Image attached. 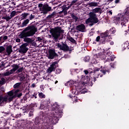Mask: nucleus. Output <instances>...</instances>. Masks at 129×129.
<instances>
[{
	"label": "nucleus",
	"instance_id": "obj_28",
	"mask_svg": "<svg viewBox=\"0 0 129 129\" xmlns=\"http://www.w3.org/2000/svg\"><path fill=\"white\" fill-rule=\"evenodd\" d=\"M18 69H19V66L15 65L14 66H13V69H11L10 71H11L12 73H14V72H16V71H17Z\"/></svg>",
	"mask_w": 129,
	"mask_h": 129
},
{
	"label": "nucleus",
	"instance_id": "obj_30",
	"mask_svg": "<svg viewBox=\"0 0 129 129\" xmlns=\"http://www.w3.org/2000/svg\"><path fill=\"white\" fill-rule=\"evenodd\" d=\"M6 122H7V121L4 117H2L0 118V124L2 123H4V124H6Z\"/></svg>",
	"mask_w": 129,
	"mask_h": 129
},
{
	"label": "nucleus",
	"instance_id": "obj_32",
	"mask_svg": "<svg viewBox=\"0 0 129 129\" xmlns=\"http://www.w3.org/2000/svg\"><path fill=\"white\" fill-rule=\"evenodd\" d=\"M85 62H89L90 60V57L89 56H85L84 58Z\"/></svg>",
	"mask_w": 129,
	"mask_h": 129
},
{
	"label": "nucleus",
	"instance_id": "obj_40",
	"mask_svg": "<svg viewBox=\"0 0 129 129\" xmlns=\"http://www.w3.org/2000/svg\"><path fill=\"white\" fill-rule=\"evenodd\" d=\"M16 11H12L11 13V15H10V17H11V18H14V16H16Z\"/></svg>",
	"mask_w": 129,
	"mask_h": 129
},
{
	"label": "nucleus",
	"instance_id": "obj_3",
	"mask_svg": "<svg viewBox=\"0 0 129 129\" xmlns=\"http://www.w3.org/2000/svg\"><path fill=\"white\" fill-rule=\"evenodd\" d=\"M41 119H39V117H36L35 118L34 124H31L28 125L25 129H40L38 128V126H40L41 124ZM41 129H50V126L48 123H46L45 124H43L41 126Z\"/></svg>",
	"mask_w": 129,
	"mask_h": 129
},
{
	"label": "nucleus",
	"instance_id": "obj_50",
	"mask_svg": "<svg viewBox=\"0 0 129 129\" xmlns=\"http://www.w3.org/2000/svg\"><path fill=\"white\" fill-rule=\"evenodd\" d=\"M114 59H115V57H114V55H111L110 56V60H111V61H114Z\"/></svg>",
	"mask_w": 129,
	"mask_h": 129
},
{
	"label": "nucleus",
	"instance_id": "obj_11",
	"mask_svg": "<svg viewBox=\"0 0 129 129\" xmlns=\"http://www.w3.org/2000/svg\"><path fill=\"white\" fill-rule=\"evenodd\" d=\"M48 59H55L57 57H59V55L56 53L55 49H50L48 50V54L47 55Z\"/></svg>",
	"mask_w": 129,
	"mask_h": 129
},
{
	"label": "nucleus",
	"instance_id": "obj_26",
	"mask_svg": "<svg viewBox=\"0 0 129 129\" xmlns=\"http://www.w3.org/2000/svg\"><path fill=\"white\" fill-rule=\"evenodd\" d=\"M11 74H13V72H12V71L7 72L6 73H4V74H2L1 76L3 77H5L6 76H10V75H11Z\"/></svg>",
	"mask_w": 129,
	"mask_h": 129
},
{
	"label": "nucleus",
	"instance_id": "obj_51",
	"mask_svg": "<svg viewBox=\"0 0 129 129\" xmlns=\"http://www.w3.org/2000/svg\"><path fill=\"white\" fill-rule=\"evenodd\" d=\"M37 41H38V42H42V41H43V39H42L41 37H38L37 38Z\"/></svg>",
	"mask_w": 129,
	"mask_h": 129
},
{
	"label": "nucleus",
	"instance_id": "obj_17",
	"mask_svg": "<svg viewBox=\"0 0 129 129\" xmlns=\"http://www.w3.org/2000/svg\"><path fill=\"white\" fill-rule=\"evenodd\" d=\"M51 106L52 110L53 111H56V110H60V105L58 104V103L55 102V103L53 104V105H50V107Z\"/></svg>",
	"mask_w": 129,
	"mask_h": 129
},
{
	"label": "nucleus",
	"instance_id": "obj_14",
	"mask_svg": "<svg viewBox=\"0 0 129 129\" xmlns=\"http://www.w3.org/2000/svg\"><path fill=\"white\" fill-rule=\"evenodd\" d=\"M27 46H29V43H23L22 45L20 46V49L19 50L20 53H22L23 54H26L29 48L27 47Z\"/></svg>",
	"mask_w": 129,
	"mask_h": 129
},
{
	"label": "nucleus",
	"instance_id": "obj_20",
	"mask_svg": "<svg viewBox=\"0 0 129 129\" xmlns=\"http://www.w3.org/2000/svg\"><path fill=\"white\" fill-rule=\"evenodd\" d=\"M95 81H96V78L95 77L89 78V81L88 82V85L89 86H92L94 82H95Z\"/></svg>",
	"mask_w": 129,
	"mask_h": 129
},
{
	"label": "nucleus",
	"instance_id": "obj_2",
	"mask_svg": "<svg viewBox=\"0 0 129 129\" xmlns=\"http://www.w3.org/2000/svg\"><path fill=\"white\" fill-rule=\"evenodd\" d=\"M101 11V8H96L93 9L92 12L89 13V18L86 21V24L88 25L90 23H94V24H97L99 22L98 18H97V15L96 14L99 13Z\"/></svg>",
	"mask_w": 129,
	"mask_h": 129
},
{
	"label": "nucleus",
	"instance_id": "obj_33",
	"mask_svg": "<svg viewBox=\"0 0 129 129\" xmlns=\"http://www.w3.org/2000/svg\"><path fill=\"white\" fill-rule=\"evenodd\" d=\"M54 69H55V68L50 66V67L48 69V73H51L53 71H54Z\"/></svg>",
	"mask_w": 129,
	"mask_h": 129
},
{
	"label": "nucleus",
	"instance_id": "obj_4",
	"mask_svg": "<svg viewBox=\"0 0 129 129\" xmlns=\"http://www.w3.org/2000/svg\"><path fill=\"white\" fill-rule=\"evenodd\" d=\"M111 39V36L109 35L107 31H106L105 32L101 33L100 36L96 37V42H100L101 44H104L105 43L110 41Z\"/></svg>",
	"mask_w": 129,
	"mask_h": 129
},
{
	"label": "nucleus",
	"instance_id": "obj_56",
	"mask_svg": "<svg viewBox=\"0 0 129 129\" xmlns=\"http://www.w3.org/2000/svg\"><path fill=\"white\" fill-rule=\"evenodd\" d=\"M4 43V41H3V36L0 37V44H2Z\"/></svg>",
	"mask_w": 129,
	"mask_h": 129
},
{
	"label": "nucleus",
	"instance_id": "obj_60",
	"mask_svg": "<svg viewBox=\"0 0 129 129\" xmlns=\"http://www.w3.org/2000/svg\"><path fill=\"white\" fill-rule=\"evenodd\" d=\"M2 67H5V63H2V64H1L0 68H2Z\"/></svg>",
	"mask_w": 129,
	"mask_h": 129
},
{
	"label": "nucleus",
	"instance_id": "obj_62",
	"mask_svg": "<svg viewBox=\"0 0 129 129\" xmlns=\"http://www.w3.org/2000/svg\"><path fill=\"white\" fill-rule=\"evenodd\" d=\"M11 5H12V6H14V7H15V6H16V3L14 2H11Z\"/></svg>",
	"mask_w": 129,
	"mask_h": 129
},
{
	"label": "nucleus",
	"instance_id": "obj_52",
	"mask_svg": "<svg viewBox=\"0 0 129 129\" xmlns=\"http://www.w3.org/2000/svg\"><path fill=\"white\" fill-rule=\"evenodd\" d=\"M1 82L4 83V84H5V83H6V80L5 79V78H1Z\"/></svg>",
	"mask_w": 129,
	"mask_h": 129
},
{
	"label": "nucleus",
	"instance_id": "obj_1",
	"mask_svg": "<svg viewBox=\"0 0 129 129\" xmlns=\"http://www.w3.org/2000/svg\"><path fill=\"white\" fill-rule=\"evenodd\" d=\"M36 32L37 28L35 25L28 26L20 32L18 37L20 39H23L27 44H32L34 40L29 37H33Z\"/></svg>",
	"mask_w": 129,
	"mask_h": 129
},
{
	"label": "nucleus",
	"instance_id": "obj_25",
	"mask_svg": "<svg viewBox=\"0 0 129 129\" xmlns=\"http://www.w3.org/2000/svg\"><path fill=\"white\" fill-rule=\"evenodd\" d=\"M78 2V0H70V5H69L70 7H72V6H74L76 5V3Z\"/></svg>",
	"mask_w": 129,
	"mask_h": 129
},
{
	"label": "nucleus",
	"instance_id": "obj_6",
	"mask_svg": "<svg viewBox=\"0 0 129 129\" xmlns=\"http://www.w3.org/2000/svg\"><path fill=\"white\" fill-rule=\"evenodd\" d=\"M99 71L100 73H98ZM93 72L95 74L96 73H98L97 74V76H100V77H102L103 75H105L106 74V72H107V73H109L110 71L108 69L105 67H102V66H101L100 68H94L93 69Z\"/></svg>",
	"mask_w": 129,
	"mask_h": 129
},
{
	"label": "nucleus",
	"instance_id": "obj_49",
	"mask_svg": "<svg viewBox=\"0 0 129 129\" xmlns=\"http://www.w3.org/2000/svg\"><path fill=\"white\" fill-rule=\"evenodd\" d=\"M33 19H35V16L31 14L29 16V21L33 20Z\"/></svg>",
	"mask_w": 129,
	"mask_h": 129
},
{
	"label": "nucleus",
	"instance_id": "obj_38",
	"mask_svg": "<svg viewBox=\"0 0 129 129\" xmlns=\"http://www.w3.org/2000/svg\"><path fill=\"white\" fill-rule=\"evenodd\" d=\"M4 19L6 20L7 22H9V21L12 19V17L11 16H6L4 17Z\"/></svg>",
	"mask_w": 129,
	"mask_h": 129
},
{
	"label": "nucleus",
	"instance_id": "obj_15",
	"mask_svg": "<svg viewBox=\"0 0 129 129\" xmlns=\"http://www.w3.org/2000/svg\"><path fill=\"white\" fill-rule=\"evenodd\" d=\"M14 91V96L13 97H21L23 94L21 92L20 89H18L16 90L15 89H13Z\"/></svg>",
	"mask_w": 129,
	"mask_h": 129
},
{
	"label": "nucleus",
	"instance_id": "obj_12",
	"mask_svg": "<svg viewBox=\"0 0 129 129\" xmlns=\"http://www.w3.org/2000/svg\"><path fill=\"white\" fill-rule=\"evenodd\" d=\"M51 108V104L47 102H45L44 104H41L40 106V109H43L45 111H49Z\"/></svg>",
	"mask_w": 129,
	"mask_h": 129
},
{
	"label": "nucleus",
	"instance_id": "obj_37",
	"mask_svg": "<svg viewBox=\"0 0 129 129\" xmlns=\"http://www.w3.org/2000/svg\"><path fill=\"white\" fill-rule=\"evenodd\" d=\"M72 19H73L74 20H75L76 22H77L78 20V17H77V16H75V15L74 14H72Z\"/></svg>",
	"mask_w": 129,
	"mask_h": 129
},
{
	"label": "nucleus",
	"instance_id": "obj_23",
	"mask_svg": "<svg viewBox=\"0 0 129 129\" xmlns=\"http://www.w3.org/2000/svg\"><path fill=\"white\" fill-rule=\"evenodd\" d=\"M88 5L91 8L92 7H98V3H97V2H92L89 3Z\"/></svg>",
	"mask_w": 129,
	"mask_h": 129
},
{
	"label": "nucleus",
	"instance_id": "obj_43",
	"mask_svg": "<svg viewBox=\"0 0 129 129\" xmlns=\"http://www.w3.org/2000/svg\"><path fill=\"white\" fill-rule=\"evenodd\" d=\"M87 78V76H81V80L82 81H84V80H86V79Z\"/></svg>",
	"mask_w": 129,
	"mask_h": 129
},
{
	"label": "nucleus",
	"instance_id": "obj_22",
	"mask_svg": "<svg viewBox=\"0 0 129 129\" xmlns=\"http://www.w3.org/2000/svg\"><path fill=\"white\" fill-rule=\"evenodd\" d=\"M30 23V19H27L24 20L22 24L20 26L21 28H24L25 27H27L28 24Z\"/></svg>",
	"mask_w": 129,
	"mask_h": 129
},
{
	"label": "nucleus",
	"instance_id": "obj_35",
	"mask_svg": "<svg viewBox=\"0 0 129 129\" xmlns=\"http://www.w3.org/2000/svg\"><path fill=\"white\" fill-rule=\"evenodd\" d=\"M110 32H111V34H115V32H116V30L115 29V28H112L110 29Z\"/></svg>",
	"mask_w": 129,
	"mask_h": 129
},
{
	"label": "nucleus",
	"instance_id": "obj_9",
	"mask_svg": "<svg viewBox=\"0 0 129 129\" xmlns=\"http://www.w3.org/2000/svg\"><path fill=\"white\" fill-rule=\"evenodd\" d=\"M62 44H60V43L57 44V47L59 48L60 50H61V51H63V52H70L69 54L71 53V52H72V47L71 46L69 47L68 45H67V43L66 42L63 43H61Z\"/></svg>",
	"mask_w": 129,
	"mask_h": 129
},
{
	"label": "nucleus",
	"instance_id": "obj_63",
	"mask_svg": "<svg viewBox=\"0 0 129 129\" xmlns=\"http://www.w3.org/2000/svg\"><path fill=\"white\" fill-rule=\"evenodd\" d=\"M111 67L112 68H115V67L114 66V64H113V63H111Z\"/></svg>",
	"mask_w": 129,
	"mask_h": 129
},
{
	"label": "nucleus",
	"instance_id": "obj_46",
	"mask_svg": "<svg viewBox=\"0 0 129 129\" xmlns=\"http://www.w3.org/2000/svg\"><path fill=\"white\" fill-rule=\"evenodd\" d=\"M61 70L60 69H56L55 71V74H60L61 73Z\"/></svg>",
	"mask_w": 129,
	"mask_h": 129
},
{
	"label": "nucleus",
	"instance_id": "obj_55",
	"mask_svg": "<svg viewBox=\"0 0 129 129\" xmlns=\"http://www.w3.org/2000/svg\"><path fill=\"white\" fill-rule=\"evenodd\" d=\"M16 42H17V43H20V42H21V39L16 38Z\"/></svg>",
	"mask_w": 129,
	"mask_h": 129
},
{
	"label": "nucleus",
	"instance_id": "obj_64",
	"mask_svg": "<svg viewBox=\"0 0 129 129\" xmlns=\"http://www.w3.org/2000/svg\"><path fill=\"white\" fill-rule=\"evenodd\" d=\"M119 1L120 0H115V4H118V3H119Z\"/></svg>",
	"mask_w": 129,
	"mask_h": 129
},
{
	"label": "nucleus",
	"instance_id": "obj_42",
	"mask_svg": "<svg viewBox=\"0 0 129 129\" xmlns=\"http://www.w3.org/2000/svg\"><path fill=\"white\" fill-rule=\"evenodd\" d=\"M44 7V5L43 4H38V8H39L40 11H41L43 10V7Z\"/></svg>",
	"mask_w": 129,
	"mask_h": 129
},
{
	"label": "nucleus",
	"instance_id": "obj_53",
	"mask_svg": "<svg viewBox=\"0 0 129 129\" xmlns=\"http://www.w3.org/2000/svg\"><path fill=\"white\" fill-rule=\"evenodd\" d=\"M3 40L4 41H6V40H8V36L5 35L3 37Z\"/></svg>",
	"mask_w": 129,
	"mask_h": 129
},
{
	"label": "nucleus",
	"instance_id": "obj_5",
	"mask_svg": "<svg viewBox=\"0 0 129 129\" xmlns=\"http://www.w3.org/2000/svg\"><path fill=\"white\" fill-rule=\"evenodd\" d=\"M50 33L54 38L55 42L58 41V38L60 37L61 34H64V30L60 27H56L55 28H52L50 30Z\"/></svg>",
	"mask_w": 129,
	"mask_h": 129
},
{
	"label": "nucleus",
	"instance_id": "obj_13",
	"mask_svg": "<svg viewBox=\"0 0 129 129\" xmlns=\"http://www.w3.org/2000/svg\"><path fill=\"white\" fill-rule=\"evenodd\" d=\"M51 11H52V7L49 6L47 4H43V7L41 12H42L44 15H46V14H48L49 12H51Z\"/></svg>",
	"mask_w": 129,
	"mask_h": 129
},
{
	"label": "nucleus",
	"instance_id": "obj_54",
	"mask_svg": "<svg viewBox=\"0 0 129 129\" xmlns=\"http://www.w3.org/2000/svg\"><path fill=\"white\" fill-rule=\"evenodd\" d=\"M21 116H22V114H17L16 115V117H17V118H19V117H21Z\"/></svg>",
	"mask_w": 129,
	"mask_h": 129
},
{
	"label": "nucleus",
	"instance_id": "obj_34",
	"mask_svg": "<svg viewBox=\"0 0 129 129\" xmlns=\"http://www.w3.org/2000/svg\"><path fill=\"white\" fill-rule=\"evenodd\" d=\"M55 15H56V12H52V14L49 15L48 16V17L49 19H51V18H53V17H54V16H55Z\"/></svg>",
	"mask_w": 129,
	"mask_h": 129
},
{
	"label": "nucleus",
	"instance_id": "obj_16",
	"mask_svg": "<svg viewBox=\"0 0 129 129\" xmlns=\"http://www.w3.org/2000/svg\"><path fill=\"white\" fill-rule=\"evenodd\" d=\"M62 112L61 111V109L56 110L54 111V117H56V118H60V117H62Z\"/></svg>",
	"mask_w": 129,
	"mask_h": 129
},
{
	"label": "nucleus",
	"instance_id": "obj_24",
	"mask_svg": "<svg viewBox=\"0 0 129 129\" xmlns=\"http://www.w3.org/2000/svg\"><path fill=\"white\" fill-rule=\"evenodd\" d=\"M21 85H22V82L17 83L13 86V88L14 89H18L21 87Z\"/></svg>",
	"mask_w": 129,
	"mask_h": 129
},
{
	"label": "nucleus",
	"instance_id": "obj_57",
	"mask_svg": "<svg viewBox=\"0 0 129 129\" xmlns=\"http://www.w3.org/2000/svg\"><path fill=\"white\" fill-rule=\"evenodd\" d=\"M31 87L32 88H35V87H36V84L35 83H33L32 85H31Z\"/></svg>",
	"mask_w": 129,
	"mask_h": 129
},
{
	"label": "nucleus",
	"instance_id": "obj_27",
	"mask_svg": "<svg viewBox=\"0 0 129 129\" xmlns=\"http://www.w3.org/2000/svg\"><path fill=\"white\" fill-rule=\"evenodd\" d=\"M28 16H30V13H23L22 14V20H25L26 19H27V17H28Z\"/></svg>",
	"mask_w": 129,
	"mask_h": 129
},
{
	"label": "nucleus",
	"instance_id": "obj_59",
	"mask_svg": "<svg viewBox=\"0 0 129 129\" xmlns=\"http://www.w3.org/2000/svg\"><path fill=\"white\" fill-rule=\"evenodd\" d=\"M121 26H126L125 25V22H122L121 23Z\"/></svg>",
	"mask_w": 129,
	"mask_h": 129
},
{
	"label": "nucleus",
	"instance_id": "obj_47",
	"mask_svg": "<svg viewBox=\"0 0 129 129\" xmlns=\"http://www.w3.org/2000/svg\"><path fill=\"white\" fill-rule=\"evenodd\" d=\"M27 97H23V99L21 100V102L22 103H25L27 101Z\"/></svg>",
	"mask_w": 129,
	"mask_h": 129
},
{
	"label": "nucleus",
	"instance_id": "obj_39",
	"mask_svg": "<svg viewBox=\"0 0 129 129\" xmlns=\"http://www.w3.org/2000/svg\"><path fill=\"white\" fill-rule=\"evenodd\" d=\"M6 51V48L4 46H0V53H3Z\"/></svg>",
	"mask_w": 129,
	"mask_h": 129
},
{
	"label": "nucleus",
	"instance_id": "obj_7",
	"mask_svg": "<svg viewBox=\"0 0 129 129\" xmlns=\"http://www.w3.org/2000/svg\"><path fill=\"white\" fill-rule=\"evenodd\" d=\"M34 107H35V104H31L22 108L24 113H28L29 112L28 115L30 117L34 115Z\"/></svg>",
	"mask_w": 129,
	"mask_h": 129
},
{
	"label": "nucleus",
	"instance_id": "obj_18",
	"mask_svg": "<svg viewBox=\"0 0 129 129\" xmlns=\"http://www.w3.org/2000/svg\"><path fill=\"white\" fill-rule=\"evenodd\" d=\"M71 8V6H70L69 5H64L62 7L61 9L62 10V12L64 13V15H67V11L69 10V9Z\"/></svg>",
	"mask_w": 129,
	"mask_h": 129
},
{
	"label": "nucleus",
	"instance_id": "obj_29",
	"mask_svg": "<svg viewBox=\"0 0 129 129\" xmlns=\"http://www.w3.org/2000/svg\"><path fill=\"white\" fill-rule=\"evenodd\" d=\"M14 89L12 90L11 91L8 92L7 93V95L9 97H13V96H14Z\"/></svg>",
	"mask_w": 129,
	"mask_h": 129
},
{
	"label": "nucleus",
	"instance_id": "obj_58",
	"mask_svg": "<svg viewBox=\"0 0 129 129\" xmlns=\"http://www.w3.org/2000/svg\"><path fill=\"white\" fill-rule=\"evenodd\" d=\"M84 72L85 74H86V75H87V74H88V73H89V72L87 70H85L84 71Z\"/></svg>",
	"mask_w": 129,
	"mask_h": 129
},
{
	"label": "nucleus",
	"instance_id": "obj_10",
	"mask_svg": "<svg viewBox=\"0 0 129 129\" xmlns=\"http://www.w3.org/2000/svg\"><path fill=\"white\" fill-rule=\"evenodd\" d=\"M14 97H0V106H4L5 104L12 102L14 100Z\"/></svg>",
	"mask_w": 129,
	"mask_h": 129
},
{
	"label": "nucleus",
	"instance_id": "obj_21",
	"mask_svg": "<svg viewBox=\"0 0 129 129\" xmlns=\"http://www.w3.org/2000/svg\"><path fill=\"white\" fill-rule=\"evenodd\" d=\"M6 51L7 52L8 55L10 56V55L13 53V46L11 45L7 46Z\"/></svg>",
	"mask_w": 129,
	"mask_h": 129
},
{
	"label": "nucleus",
	"instance_id": "obj_31",
	"mask_svg": "<svg viewBox=\"0 0 129 129\" xmlns=\"http://www.w3.org/2000/svg\"><path fill=\"white\" fill-rule=\"evenodd\" d=\"M68 40L69 41H70V42H71L72 43H73V44H77L76 43V40H75V39H74V38H73L72 37H70Z\"/></svg>",
	"mask_w": 129,
	"mask_h": 129
},
{
	"label": "nucleus",
	"instance_id": "obj_48",
	"mask_svg": "<svg viewBox=\"0 0 129 129\" xmlns=\"http://www.w3.org/2000/svg\"><path fill=\"white\" fill-rule=\"evenodd\" d=\"M23 70H24V68L21 67L18 70L17 72L21 73V72H22Z\"/></svg>",
	"mask_w": 129,
	"mask_h": 129
},
{
	"label": "nucleus",
	"instance_id": "obj_45",
	"mask_svg": "<svg viewBox=\"0 0 129 129\" xmlns=\"http://www.w3.org/2000/svg\"><path fill=\"white\" fill-rule=\"evenodd\" d=\"M58 64V61H54L52 63V64L50 65L51 67H55V65Z\"/></svg>",
	"mask_w": 129,
	"mask_h": 129
},
{
	"label": "nucleus",
	"instance_id": "obj_8",
	"mask_svg": "<svg viewBox=\"0 0 129 129\" xmlns=\"http://www.w3.org/2000/svg\"><path fill=\"white\" fill-rule=\"evenodd\" d=\"M84 86H85V83L84 82H80L78 83V85H75V86L73 88V94H75L77 95L78 94V92L79 91H81V90L84 89Z\"/></svg>",
	"mask_w": 129,
	"mask_h": 129
},
{
	"label": "nucleus",
	"instance_id": "obj_61",
	"mask_svg": "<svg viewBox=\"0 0 129 129\" xmlns=\"http://www.w3.org/2000/svg\"><path fill=\"white\" fill-rule=\"evenodd\" d=\"M9 127H0V129H9Z\"/></svg>",
	"mask_w": 129,
	"mask_h": 129
},
{
	"label": "nucleus",
	"instance_id": "obj_19",
	"mask_svg": "<svg viewBox=\"0 0 129 129\" xmlns=\"http://www.w3.org/2000/svg\"><path fill=\"white\" fill-rule=\"evenodd\" d=\"M76 30L79 32H84L85 30V25L83 24H80L76 26Z\"/></svg>",
	"mask_w": 129,
	"mask_h": 129
},
{
	"label": "nucleus",
	"instance_id": "obj_41",
	"mask_svg": "<svg viewBox=\"0 0 129 129\" xmlns=\"http://www.w3.org/2000/svg\"><path fill=\"white\" fill-rule=\"evenodd\" d=\"M25 79H26V77H25L24 76H22L20 79V81H21V82L23 83Z\"/></svg>",
	"mask_w": 129,
	"mask_h": 129
},
{
	"label": "nucleus",
	"instance_id": "obj_44",
	"mask_svg": "<svg viewBox=\"0 0 129 129\" xmlns=\"http://www.w3.org/2000/svg\"><path fill=\"white\" fill-rule=\"evenodd\" d=\"M38 95L39 97H46V96L43 93L38 92Z\"/></svg>",
	"mask_w": 129,
	"mask_h": 129
},
{
	"label": "nucleus",
	"instance_id": "obj_36",
	"mask_svg": "<svg viewBox=\"0 0 129 129\" xmlns=\"http://www.w3.org/2000/svg\"><path fill=\"white\" fill-rule=\"evenodd\" d=\"M2 112V113L4 114L3 116H9V115L11 114V113L9 111H8L7 112H6L5 111H3Z\"/></svg>",
	"mask_w": 129,
	"mask_h": 129
}]
</instances>
